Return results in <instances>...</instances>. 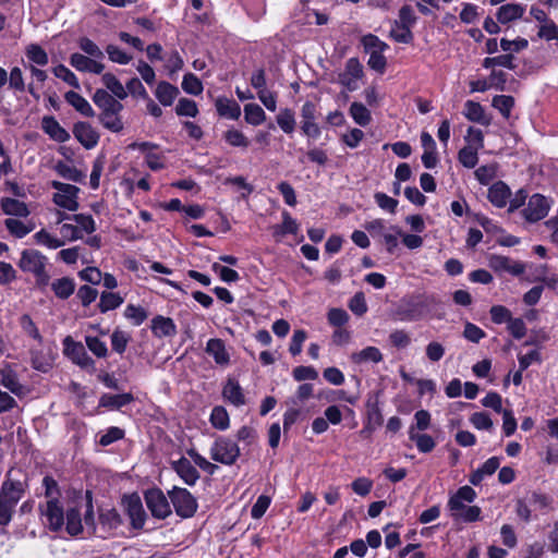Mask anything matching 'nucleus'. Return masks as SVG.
<instances>
[{
  "instance_id": "36",
  "label": "nucleus",
  "mask_w": 558,
  "mask_h": 558,
  "mask_svg": "<svg viewBox=\"0 0 558 558\" xmlns=\"http://www.w3.org/2000/svg\"><path fill=\"white\" fill-rule=\"evenodd\" d=\"M101 81L106 88L112 93V96L120 100H123L128 97L125 87L112 73H105L101 76Z\"/></svg>"
},
{
  "instance_id": "19",
  "label": "nucleus",
  "mask_w": 558,
  "mask_h": 558,
  "mask_svg": "<svg viewBox=\"0 0 558 558\" xmlns=\"http://www.w3.org/2000/svg\"><path fill=\"white\" fill-rule=\"evenodd\" d=\"M119 100L106 89H97L93 96V101L100 109V112L123 110V105Z\"/></svg>"
},
{
  "instance_id": "44",
  "label": "nucleus",
  "mask_w": 558,
  "mask_h": 558,
  "mask_svg": "<svg viewBox=\"0 0 558 558\" xmlns=\"http://www.w3.org/2000/svg\"><path fill=\"white\" fill-rule=\"evenodd\" d=\"M458 160L465 168H474L478 161V149L473 148L472 145L464 146L458 153Z\"/></svg>"
},
{
  "instance_id": "5",
  "label": "nucleus",
  "mask_w": 558,
  "mask_h": 558,
  "mask_svg": "<svg viewBox=\"0 0 558 558\" xmlns=\"http://www.w3.org/2000/svg\"><path fill=\"white\" fill-rule=\"evenodd\" d=\"M144 497L146 506L154 518L166 519L172 513L168 498L161 489H148Z\"/></svg>"
},
{
  "instance_id": "23",
  "label": "nucleus",
  "mask_w": 558,
  "mask_h": 558,
  "mask_svg": "<svg viewBox=\"0 0 558 558\" xmlns=\"http://www.w3.org/2000/svg\"><path fill=\"white\" fill-rule=\"evenodd\" d=\"M43 130L54 141L64 143L70 138V134L63 129L53 117H44L41 122Z\"/></svg>"
},
{
  "instance_id": "62",
  "label": "nucleus",
  "mask_w": 558,
  "mask_h": 558,
  "mask_svg": "<svg viewBox=\"0 0 558 558\" xmlns=\"http://www.w3.org/2000/svg\"><path fill=\"white\" fill-rule=\"evenodd\" d=\"M85 342L87 348L97 356V357H106L108 353L107 345L104 341L98 339L97 337L86 336Z\"/></svg>"
},
{
  "instance_id": "7",
  "label": "nucleus",
  "mask_w": 558,
  "mask_h": 558,
  "mask_svg": "<svg viewBox=\"0 0 558 558\" xmlns=\"http://www.w3.org/2000/svg\"><path fill=\"white\" fill-rule=\"evenodd\" d=\"M362 76L363 65L357 58H350L345 63L344 71L339 74V83L348 90L352 92L357 89V82Z\"/></svg>"
},
{
  "instance_id": "61",
  "label": "nucleus",
  "mask_w": 558,
  "mask_h": 558,
  "mask_svg": "<svg viewBox=\"0 0 558 558\" xmlns=\"http://www.w3.org/2000/svg\"><path fill=\"white\" fill-rule=\"evenodd\" d=\"M351 312L357 316H362L367 312V304L363 292L355 293L348 304Z\"/></svg>"
},
{
  "instance_id": "47",
  "label": "nucleus",
  "mask_w": 558,
  "mask_h": 558,
  "mask_svg": "<svg viewBox=\"0 0 558 558\" xmlns=\"http://www.w3.org/2000/svg\"><path fill=\"white\" fill-rule=\"evenodd\" d=\"M211 425L220 430H225L229 427L230 420L227 410L223 407L217 405L211 410L210 414Z\"/></svg>"
},
{
  "instance_id": "53",
  "label": "nucleus",
  "mask_w": 558,
  "mask_h": 558,
  "mask_svg": "<svg viewBox=\"0 0 558 558\" xmlns=\"http://www.w3.org/2000/svg\"><path fill=\"white\" fill-rule=\"evenodd\" d=\"M4 225H5L7 229L11 232V234H13L14 236L20 238V239L24 238L26 234H28L33 230L32 226L28 227L21 220H17L14 218H8L4 221Z\"/></svg>"
},
{
  "instance_id": "10",
  "label": "nucleus",
  "mask_w": 558,
  "mask_h": 558,
  "mask_svg": "<svg viewBox=\"0 0 558 558\" xmlns=\"http://www.w3.org/2000/svg\"><path fill=\"white\" fill-rule=\"evenodd\" d=\"M549 209L547 199L541 194H534L530 197L526 207L523 209L524 218L530 222H536L543 219Z\"/></svg>"
},
{
  "instance_id": "31",
  "label": "nucleus",
  "mask_w": 558,
  "mask_h": 558,
  "mask_svg": "<svg viewBox=\"0 0 558 558\" xmlns=\"http://www.w3.org/2000/svg\"><path fill=\"white\" fill-rule=\"evenodd\" d=\"M51 290L61 300L69 299L75 291V282L70 277H62L51 282Z\"/></svg>"
},
{
  "instance_id": "15",
  "label": "nucleus",
  "mask_w": 558,
  "mask_h": 558,
  "mask_svg": "<svg viewBox=\"0 0 558 558\" xmlns=\"http://www.w3.org/2000/svg\"><path fill=\"white\" fill-rule=\"evenodd\" d=\"M43 514L47 518L51 531H59L63 526L64 512L59 499L48 500Z\"/></svg>"
},
{
  "instance_id": "59",
  "label": "nucleus",
  "mask_w": 558,
  "mask_h": 558,
  "mask_svg": "<svg viewBox=\"0 0 558 558\" xmlns=\"http://www.w3.org/2000/svg\"><path fill=\"white\" fill-rule=\"evenodd\" d=\"M175 112L178 116H185V117H196L198 113V109L196 106V102L194 100L187 99V98H181L178 101V105L175 107Z\"/></svg>"
},
{
  "instance_id": "43",
  "label": "nucleus",
  "mask_w": 558,
  "mask_h": 558,
  "mask_svg": "<svg viewBox=\"0 0 558 558\" xmlns=\"http://www.w3.org/2000/svg\"><path fill=\"white\" fill-rule=\"evenodd\" d=\"M26 57L34 64L44 66L48 64L49 58L47 52L37 44H31L25 50Z\"/></svg>"
},
{
  "instance_id": "24",
  "label": "nucleus",
  "mask_w": 558,
  "mask_h": 558,
  "mask_svg": "<svg viewBox=\"0 0 558 558\" xmlns=\"http://www.w3.org/2000/svg\"><path fill=\"white\" fill-rule=\"evenodd\" d=\"M510 195V189L502 181L494 183L488 190V199L499 208L507 205Z\"/></svg>"
},
{
  "instance_id": "21",
  "label": "nucleus",
  "mask_w": 558,
  "mask_h": 558,
  "mask_svg": "<svg viewBox=\"0 0 558 558\" xmlns=\"http://www.w3.org/2000/svg\"><path fill=\"white\" fill-rule=\"evenodd\" d=\"M463 114L468 120L485 126H488L492 122V119L485 113L483 106L473 100H468L464 104Z\"/></svg>"
},
{
  "instance_id": "49",
  "label": "nucleus",
  "mask_w": 558,
  "mask_h": 558,
  "mask_svg": "<svg viewBox=\"0 0 558 558\" xmlns=\"http://www.w3.org/2000/svg\"><path fill=\"white\" fill-rule=\"evenodd\" d=\"M223 138L232 147L247 148L250 145V140L243 132L236 129H231L225 132Z\"/></svg>"
},
{
  "instance_id": "64",
  "label": "nucleus",
  "mask_w": 558,
  "mask_h": 558,
  "mask_svg": "<svg viewBox=\"0 0 558 558\" xmlns=\"http://www.w3.org/2000/svg\"><path fill=\"white\" fill-rule=\"evenodd\" d=\"M374 198H375L376 204L381 209L387 210L390 214L396 213V209L398 206V201L396 198H392L383 192L375 193Z\"/></svg>"
},
{
  "instance_id": "46",
  "label": "nucleus",
  "mask_w": 558,
  "mask_h": 558,
  "mask_svg": "<svg viewBox=\"0 0 558 558\" xmlns=\"http://www.w3.org/2000/svg\"><path fill=\"white\" fill-rule=\"evenodd\" d=\"M513 59H514V57L512 53L500 54L497 57H488V58L484 59L483 66L485 69H490L494 66H504V68L513 70V69H515Z\"/></svg>"
},
{
  "instance_id": "35",
  "label": "nucleus",
  "mask_w": 558,
  "mask_h": 558,
  "mask_svg": "<svg viewBox=\"0 0 558 558\" xmlns=\"http://www.w3.org/2000/svg\"><path fill=\"white\" fill-rule=\"evenodd\" d=\"M1 207L3 213L9 216L26 217L29 215L26 204L15 198H2Z\"/></svg>"
},
{
  "instance_id": "14",
  "label": "nucleus",
  "mask_w": 558,
  "mask_h": 558,
  "mask_svg": "<svg viewBox=\"0 0 558 558\" xmlns=\"http://www.w3.org/2000/svg\"><path fill=\"white\" fill-rule=\"evenodd\" d=\"M171 465L186 485L193 486L199 480V472L189 459L182 457L179 460L173 461Z\"/></svg>"
},
{
  "instance_id": "9",
  "label": "nucleus",
  "mask_w": 558,
  "mask_h": 558,
  "mask_svg": "<svg viewBox=\"0 0 558 558\" xmlns=\"http://www.w3.org/2000/svg\"><path fill=\"white\" fill-rule=\"evenodd\" d=\"M122 524L119 512L111 509H100L98 517V536L106 538Z\"/></svg>"
},
{
  "instance_id": "8",
  "label": "nucleus",
  "mask_w": 558,
  "mask_h": 558,
  "mask_svg": "<svg viewBox=\"0 0 558 558\" xmlns=\"http://www.w3.org/2000/svg\"><path fill=\"white\" fill-rule=\"evenodd\" d=\"M63 352L69 356L75 364L81 367H88L94 365V361L85 351L84 345L81 342L73 340L71 336H68L63 340Z\"/></svg>"
},
{
  "instance_id": "48",
  "label": "nucleus",
  "mask_w": 558,
  "mask_h": 558,
  "mask_svg": "<svg viewBox=\"0 0 558 558\" xmlns=\"http://www.w3.org/2000/svg\"><path fill=\"white\" fill-rule=\"evenodd\" d=\"M276 119H277L278 125L284 133L290 134L294 131L295 119H294V112L291 109H289V108L281 109Z\"/></svg>"
},
{
  "instance_id": "54",
  "label": "nucleus",
  "mask_w": 558,
  "mask_h": 558,
  "mask_svg": "<svg viewBox=\"0 0 558 558\" xmlns=\"http://www.w3.org/2000/svg\"><path fill=\"white\" fill-rule=\"evenodd\" d=\"M53 74L64 81L66 84L74 88H80V82L76 75L69 70L65 65L59 64L52 69Z\"/></svg>"
},
{
  "instance_id": "38",
  "label": "nucleus",
  "mask_w": 558,
  "mask_h": 558,
  "mask_svg": "<svg viewBox=\"0 0 558 558\" xmlns=\"http://www.w3.org/2000/svg\"><path fill=\"white\" fill-rule=\"evenodd\" d=\"M244 119L251 125H260L266 120V113L257 104H246L244 106Z\"/></svg>"
},
{
  "instance_id": "16",
  "label": "nucleus",
  "mask_w": 558,
  "mask_h": 558,
  "mask_svg": "<svg viewBox=\"0 0 558 558\" xmlns=\"http://www.w3.org/2000/svg\"><path fill=\"white\" fill-rule=\"evenodd\" d=\"M78 192L80 189L77 186L70 184L69 190H63L62 192H58L53 195V202L59 207L70 211H75L80 206L77 202Z\"/></svg>"
},
{
  "instance_id": "27",
  "label": "nucleus",
  "mask_w": 558,
  "mask_h": 558,
  "mask_svg": "<svg viewBox=\"0 0 558 558\" xmlns=\"http://www.w3.org/2000/svg\"><path fill=\"white\" fill-rule=\"evenodd\" d=\"M134 397L130 392L121 395L104 393L99 399V405L111 410H119L133 402Z\"/></svg>"
},
{
  "instance_id": "28",
  "label": "nucleus",
  "mask_w": 558,
  "mask_h": 558,
  "mask_svg": "<svg viewBox=\"0 0 558 558\" xmlns=\"http://www.w3.org/2000/svg\"><path fill=\"white\" fill-rule=\"evenodd\" d=\"M216 109L219 116L231 120H238L241 116L240 105L233 99L219 97L216 100Z\"/></svg>"
},
{
  "instance_id": "51",
  "label": "nucleus",
  "mask_w": 558,
  "mask_h": 558,
  "mask_svg": "<svg viewBox=\"0 0 558 558\" xmlns=\"http://www.w3.org/2000/svg\"><path fill=\"white\" fill-rule=\"evenodd\" d=\"M182 88L185 93L197 96L203 92V84L196 75L187 73L183 76Z\"/></svg>"
},
{
  "instance_id": "56",
  "label": "nucleus",
  "mask_w": 558,
  "mask_h": 558,
  "mask_svg": "<svg viewBox=\"0 0 558 558\" xmlns=\"http://www.w3.org/2000/svg\"><path fill=\"white\" fill-rule=\"evenodd\" d=\"M362 44L366 52H384L388 47L387 44L381 41L377 36L368 34L362 38Z\"/></svg>"
},
{
  "instance_id": "20",
  "label": "nucleus",
  "mask_w": 558,
  "mask_h": 558,
  "mask_svg": "<svg viewBox=\"0 0 558 558\" xmlns=\"http://www.w3.org/2000/svg\"><path fill=\"white\" fill-rule=\"evenodd\" d=\"M223 398L234 407H242L245 404V396L240 384L232 378H229L222 388Z\"/></svg>"
},
{
  "instance_id": "25",
  "label": "nucleus",
  "mask_w": 558,
  "mask_h": 558,
  "mask_svg": "<svg viewBox=\"0 0 558 558\" xmlns=\"http://www.w3.org/2000/svg\"><path fill=\"white\" fill-rule=\"evenodd\" d=\"M151 331L158 337H173L177 333V327L169 317L156 316L151 320Z\"/></svg>"
},
{
  "instance_id": "2",
  "label": "nucleus",
  "mask_w": 558,
  "mask_h": 558,
  "mask_svg": "<svg viewBox=\"0 0 558 558\" xmlns=\"http://www.w3.org/2000/svg\"><path fill=\"white\" fill-rule=\"evenodd\" d=\"M168 497L180 518L189 519L196 513L197 500L186 488L174 486L168 492Z\"/></svg>"
},
{
  "instance_id": "22",
  "label": "nucleus",
  "mask_w": 558,
  "mask_h": 558,
  "mask_svg": "<svg viewBox=\"0 0 558 558\" xmlns=\"http://www.w3.org/2000/svg\"><path fill=\"white\" fill-rule=\"evenodd\" d=\"M425 310L423 301L411 302L398 310V316L402 322H415L425 315Z\"/></svg>"
},
{
  "instance_id": "52",
  "label": "nucleus",
  "mask_w": 558,
  "mask_h": 558,
  "mask_svg": "<svg viewBox=\"0 0 558 558\" xmlns=\"http://www.w3.org/2000/svg\"><path fill=\"white\" fill-rule=\"evenodd\" d=\"M1 384L12 393L20 395L23 391V386L20 384L16 374L12 371L2 372Z\"/></svg>"
},
{
  "instance_id": "45",
  "label": "nucleus",
  "mask_w": 558,
  "mask_h": 558,
  "mask_svg": "<svg viewBox=\"0 0 558 558\" xmlns=\"http://www.w3.org/2000/svg\"><path fill=\"white\" fill-rule=\"evenodd\" d=\"M492 106L497 109L504 118L509 119L514 106V98L508 95H497L493 98Z\"/></svg>"
},
{
  "instance_id": "32",
  "label": "nucleus",
  "mask_w": 558,
  "mask_h": 558,
  "mask_svg": "<svg viewBox=\"0 0 558 558\" xmlns=\"http://www.w3.org/2000/svg\"><path fill=\"white\" fill-rule=\"evenodd\" d=\"M121 111L122 110L100 112L98 119L105 129L119 133L123 130V122L120 117Z\"/></svg>"
},
{
  "instance_id": "30",
  "label": "nucleus",
  "mask_w": 558,
  "mask_h": 558,
  "mask_svg": "<svg viewBox=\"0 0 558 558\" xmlns=\"http://www.w3.org/2000/svg\"><path fill=\"white\" fill-rule=\"evenodd\" d=\"M524 13V7L515 3L504 4L498 9L496 14L497 21L501 24H507L511 21L521 19Z\"/></svg>"
},
{
  "instance_id": "18",
  "label": "nucleus",
  "mask_w": 558,
  "mask_h": 558,
  "mask_svg": "<svg viewBox=\"0 0 558 558\" xmlns=\"http://www.w3.org/2000/svg\"><path fill=\"white\" fill-rule=\"evenodd\" d=\"M70 63L73 68L81 72L100 74L105 69V65L102 63L77 52L71 54Z\"/></svg>"
},
{
  "instance_id": "63",
  "label": "nucleus",
  "mask_w": 558,
  "mask_h": 558,
  "mask_svg": "<svg viewBox=\"0 0 558 558\" xmlns=\"http://www.w3.org/2000/svg\"><path fill=\"white\" fill-rule=\"evenodd\" d=\"M496 165H485L477 168L474 172L481 184H488L496 177Z\"/></svg>"
},
{
  "instance_id": "57",
  "label": "nucleus",
  "mask_w": 558,
  "mask_h": 558,
  "mask_svg": "<svg viewBox=\"0 0 558 558\" xmlns=\"http://www.w3.org/2000/svg\"><path fill=\"white\" fill-rule=\"evenodd\" d=\"M129 341L130 336L125 331L116 329L111 335L112 350L118 352L119 354H122L125 351Z\"/></svg>"
},
{
  "instance_id": "39",
  "label": "nucleus",
  "mask_w": 558,
  "mask_h": 558,
  "mask_svg": "<svg viewBox=\"0 0 558 558\" xmlns=\"http://www.w3.org/2000/svg\"><path fill=\"white\" fill-rule=\"evenodd\" d=\"M123 298L114 292H102L98 304L101 313H107L119 307L123 303Z\"/></svg>"
},
{
  "instance_id": "33",
  "label": "nucleus",
  "mask_w": 558,
  "mask_h": 558,
  "mask_svg": "<svg viewBox=\"0 0 558 558\" xmlns=\"http://www.w3.org/2000/svg\"><path fill=\"white\" fill-rule=\"evenodd\" d=\"M179 95L178 87L168 82H160L157 85L155 96L163 106H170Z\"/></svg>"
},
{
  "instance_id": "3",
  "label": "nucleus",
  "mask_w": 558,
  "mask_h": 558,
  "mask_svg": "<svg viewBox=\"0 0 558 558\" xmlns=\"http://www.w3.org/2000/svg\"><path fill=\"white\" fill-rule=\"evenodd\" d=\"M14 474L15 471L13 469L8 471L0 488V499L16 507L28 485L26 481L15 477Z\"/></svg>"
},
{
  "instance_id": "37",
  "label": "nucleus",
  "mask_w": 558,
  "mask_h": 558,
  "mask_svg": "<svg viewBox=\"0 0 558 558\" xmlns=\"http://www.w3.org/2000/svg\"><path fill=\"white\" fill-rule=\"evenodd\" d=\"M409 438L412 441H415L417 449L424 453L430 452L436 446L434 439L429 435L418 434L415 432L414 426L409 427Z\"/></svg>"
},
{
  "instance_id": "17",
  "label": "nucleus",
  "mask_w": 558,
  "mask_h": 558,
  "mask_svg": "<svg viewBox=\"0 0 558 558\" xmlns=\"http://www.w3.org/2000/svg\"><path fill=\"white\" fill-rule=\"evenodd\" d=\"M206 353L213 356L218 365L226 366L230 363V354L227 351L223 340L218 338L209 339L206 343Z\"/></svg>"
},
{
  "instance_id": "1",
  "label": "nucleus",
  "mask_w": 558,
  "mask_h": 558,
  "mask_svg": "<svg viewBox=\"0 0 558 558\" xmlns=\"http://www.w3.org/2000/svg\"><path fill=\"white\" fill-rule=\"evenodd\" d=\"M48 258L37 250H24L21 253L19 267L24 272H31L39 288L49 283L50 276L47 271Z\"/></svg>"
},
{
  "instance_id": "6",
  "label": "nucleus",
  "mask_w": 558,
  "mask_h": 558,
  "mask_svg": "<svg viewBox=\"0 0 558 558\" xmlns=\"http://www.w3.org/2000/svg\"><path fill=\"white\" fill-rule=\"evenodd\" d=\"M122 504L130 518L131 525L136 530L143 529L146 521V512L143 508L140 496L137 494L124 496L122 498Z\"/></svg>"
},
{
  "instance_id": "60",
  "label": "nucleus",
  "mask_w": 558,
  "mask_h": 558,
  "mask_svg": "<svg viewBox=\"0 0 558 558\" xmlns=\"http://www.w3.org/2000/svg\"><path fill=\"white\" fill-rule=\"evenodd\" d=\"M283 221L281 226L275 228V235H284L287 233L295 234L298 231L296 221L289 215V213H283Z\"/></svg>"
},
{
  "instance_id": "58",
  "label": "nucleus",
  "mask_w": 558,
  "mask_h": 558,
  "mask_svg": "<svg viewBox=\"0 0 558 558\" xmlns=\"http://www.w3.org/2000/svg\"><path fill=\"white\" fill-rule=\"evenodd\" d=\"M124 316L131 319L135 326H140L147 318L146 311L141 306L129 304L124 310Z\"/></svg>"
},
{
  "instance_id": "34",
  "label": "nucleus",
  "mask_w": 558,
  "mask_h": 558,
  "mask_svg": "<svg viewBox=\"0 0 558 558\" xmlns=\"http://www.w3.org/2000/svg\"><path fill=\"white\" fill-rule=\"evenodd\" d=\"M381 360L383 354L376 347H367L351 354V361L355 364H363L367 362L379 363Z\"/></svg>"
},
{
  "instance_id": "55",
  "label": "nucleus",
  "mask_w": 558,
  "mask_h": 558,
  "mask_svg": "<svg viewBox=\"0 0 558 558\" xmlns=\"http://www.w3.org/2000/svg\"><path fill=\"white\" fill-rule=\"evenodd\" d=\"M105 165L106 157L104 155H99L93 162V169L89 179V185L93 190H97L99 187V180Z\"/></svg>"
},
{
  "instance_id": "41",
  "label": "nucleus",
  "mask_w": 558,
  "mask_h": 558,
  "mask_svg": "<svg viewBox=\"0 0 558 558\" xmlns=\"http://www.w3.org/2000/svg\"><path fill=\"white\" fill-rule=\"evenodd\" d=\"M66 531L70 535H78L83 531L81 513L76 508H70L66 511Z\"/></svg>"
},
{
  "instance_id": "29",
  "label": "nucleus",
  "mask_w": 558,
  "mask_h": 558,
  "mask_svg": "<svg viewBox=\"0 0 558 558\" xmlns=\"http://www.w3.org/2000/svg\"><path fill=\"white\" fill-rule=\"evenodd\" d=\"M64 99L68 104H70L75 110L82 113L85 117H94L95 111L89 105V102L81 96L78 93L70 90L64 94Z\"/></svg>"
},
{
  "instance_id": "4",
  "label": "nucleus",
  "mask_w": 558,
  "mask_h": 558,
  "mask_svg": "<svg viewBox=\"0 0 558 558\" xmlns=\"http://www.w3.org/2000/svg\"><path fill=\"white\" fill-rule=\"evenodd\" d=\"M240 456L239 446L231 439L219 437L210 448V457L214 461L231 465Z\"/></svg>"
},
{
  "instance_id": "11",
  "label": "nucleus",
  "mask_w": 558,
  "mask_h": 558,
  "mask_svg": "<svg viewBox=\"0 0 558 558\" xmlns=\"http://www.w3.org/2000/svg\"><path fill=\"white\" fill-rule=\"evenodd\" d=\"M301 118H302V131L303 133L313 138H318L320 136V128L315 122L316 118V107L313 102L306 101L301 109Z\"/></svg>"
},
{
  "instance_id": "13",
  "label": "nucleus",
  "mask_w": 558,
  "mask_h": 558,
  "mask_svg": "<svg viewBox=\"0 0 558 558\" xmlns=\"http://www.w3.org/2000/svg\"><path fill=\"white\" fill-rule=\"evenodd\" d=\"M74 137L86 149L94 148L99 142L98 132L88 122H77L73 126Z\"/></svg>"
},
{
  "instance_id": "50",
  "label": "nucleus",
  "mask_w": 558,
  "mask_h": 558,
  "mask_svg": "<svg viewBox=\"0 0 558 558\" xmlns=\"http://www.w3.org/2000/svg\"><path fill=\"white\" fill-rule=\"evenodd\" d=\"M34 239L40 245L47 246L48 248L56 250L64 245V241L51 235L45 229L36 232Z\"/></svg>"
},
{
  "instance_id": "42",
  "label": "nucleus",
  "mask_w": 558,
  "mask_h": 558,
  "mask_svg": "<svg viewBox=\"0 0 558 558\" xmlns=\"http://www.w3.org/2000/svg\"><path fill=\"white\" fill-rule=\"evenodd\" d=\"M56 171L62 178L73 182L81 183L85 179V174L82 171L62 161L56 165Z\"/></svg>"
},
{
  "instance_id": "26",
  "label": "nucleus",
  "mask_w": 558,
  "mask_h": 558,
  "mask_svg": "<svg viewBox=\"0 0 558 558\" xmlns=\"http://www.w3.org/2000/svg\"><path fill=\"white\" fill-rule=\"evenodd\" d=\"M500 465V460L497 457H492L484 462V464L475 470L470 475V483L474 486L481 484L485 476L493 475Z\"/></svg>"
},
{
  "instance_id": "40",
  "label": "nucleus",
  "mask_w": 558,
  "mask_h": 558,
  "mask_svg": "<svg viewBox=\"0 0 558 558\" xmlns=\"http://www.w3.org/2000/svg\"><path fill=\"white\" fill-rule=\"evenodd\" d=\"M350 114L354 122L361 126H366L372 120L369 110L361 102L351 104Z\"/></svg>"
},
{
  "instance_id": "12",
  "label": "nucleus",
  "mask_w": 558,
  "mask_h": 558,
  "mask_svg": "<svg viewBox=\"0 0 558 558\" xmlns=\"http://www.w3.org/2000/svg\"><path fill=\"white\" fill-rule=\"evenodd\" d=\"M488 265L495 271L508 272L513 276H520L525 270L522 263L514 262L511 258L501 255H490L488 258Z\"/></svg>"
}]
</instances>
